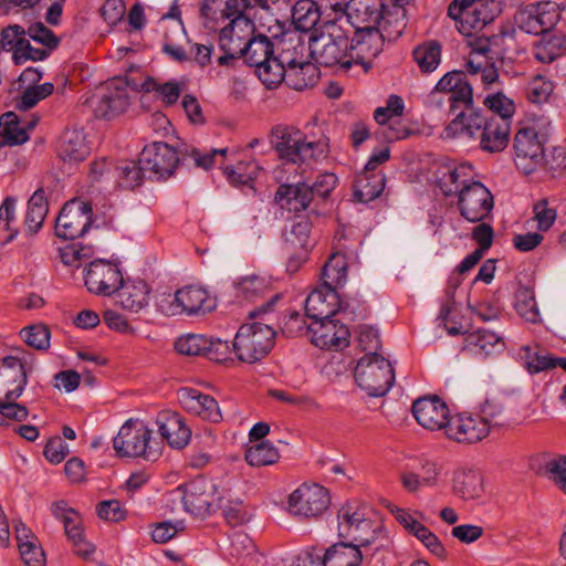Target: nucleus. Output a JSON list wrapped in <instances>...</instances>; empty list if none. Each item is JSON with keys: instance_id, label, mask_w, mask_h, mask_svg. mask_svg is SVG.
<instances>
[{"instance_id": "49530a36", "label": "nucleus", "mask_w": 566, "mask_h": 566, "mask_svg": "<svg viewBox=\"0 0 566 566\" xmlns=\"http://www.w3.org/2000/svg\"><path fill=\"white\" fill-rule=\"evenodd\" d=\"M49 206L43 189H38L28 202L25 224L30 232L35 233L42 227Z\"/></svg>"}, {"instance_id": "13d9d810", "label": "nucleus", "mask_w": 566, "mask_h": 566, "mask_svg": "<svg viewBox=\"0 0 566 566\" xmlns=\"http://www.w3.org/2000/svg\"><path fill=\"white\" fill-rule=\"evenodd\" d=\"M208 345V337L199 334H187L176 339L175 349L185 356H203Z\"/></svg>"}, {"instance_id": "6e6d98bb", "label": "nucleus", "mask_w": 566, "mask_h": 566, "mask_svg": "<svg viewBox=\"0 0 566 566\" xmlns=\"http://www.w3.org/2000/svg\"><path fill=\"white\" fill-rule=\"evenodd\" d=\"M484 422L490 424V430L495 427H502L506 423L504 399L500 396L486 398L481 407V416Z\"/></svg>"}, {"instance_id": "f03ea898", "label": "nucleus", "mask_w": 566, "mask_h": 566, "mask_svg": "<svg viewBox=\"0 0 566 566\" xmlns=\"http://www.w3.org/2000/svg\"><path fill=\"white\" fill-rule=\"evenodd\" d=\"M318 30H314L310 38V51L313 59L321 65H339L348 70L354 61L350 49L348 31L340 24V20L325 21Z\"/></svg>"}, {"instance_id": "8fccbe9b", "label": "nucleus", "mask_w": 566, "mask_h": 566, "mask_svg": "<svg viewBox=\"0 0 566 566\" xmlns=\"http://www.w3.org/2000/svg\"><path fill=\"white\" fill-rule=\"evenodd\" d=\"M260 167L256 161H239L235 166H227L223 172L233 186H249L259 175Z\"/></svg>"}, {"instance_id": "4d7b16f0", "label": "nucleus", "mask_w": 566, "mask_h": 566, "mask_svg": "<svg viewBox=\"0 0 566 566\" xmlns=\"http://www.w3.org/2000/svg\"><path fill=\"white\" fill-rule=\"evenodd\" d=\"M118 172V185L123 188L134 189L138 187L148 172L140 161H125L116 168Z\"/></svg>"}, {"instance_id": "f257e3e1", "label": "nucleus", "mask_w": 566, "mask_h": 566, "mask_svg": "<svg viewBox=\"0 0 566 566\" xmlns=\"http://www.w3.org/2000/svg\"><path fill=\"white\" fill-rule=\"evenodd\" d=\"M280 298V294H275L266 303L251 311L249 318L253 321L242 324L238 329L232 343V350L240 361L245 364L261 361L273 349L276 332L261 318L274 310Z\"/></svg>"}, {"instance_id": "c03bdc74", "label": "nucleus", "mask_w": 566, "mask_h": 566, "mask_svg": "<svg viewBox=\"0 0 566 566\" xmlns=\"http://www.w3.org/2000/svg\"><path fill=\"white\" fill-rule=\"evenodd\" d=\"M566 52V35L563 33L543 36L534 48V56L543 63H551Z\"/></svg>"}, {"instance_id": "5fc2aeb1", "label": "nucleus", "mask_w": 566, "mask_h": 566, "mask_svg": "<svg viewBox=\"0 0 566 566\" xmlns=\"http://www.w3.org/2000/svg\"><path fill=\"white\" fill-rule=\"evenodd\" d=\"M279 53L275 55L286 67L292 69L305 63V45L298 40L290 38L280 42Z\"/></svg>"}, {"instance_id": "1a4fd4ad", "label": "nucleus", "mask_w": 566, "mask_h": 566, "mask_svg": "<svg viewBox=\"0 0 566 566\" xmlns=\"http://www.w3.org/2000/svg\"><path fill=\"white\" fill-rule=\"evenodd\" d=\"M368 507L358 503H347L340 507L337 514L338 536L352 539L363 547L371 544V538L367 537L370 532L374 533L373 522L367 516Z\"/></svg>"}, {"instance_id": "4c0bfd02", "label": "nucleus", "mask_w": 566, "mask_h": 566, "mask_svg": "<svg viewBox=\"0 0 566 566\" xmlns=\"http://www.w3.org/2000/svg\"><path fill=\"white\" fill-rule=\"evenodd\" d=\"M504 346L500 336L489 329H478L465 337L464 347L475 356L485 357L502 349Z\"/></svg>"}, {"instance_id": "9d476101", "label": "nucleus", "mask_w": 566, "mask_h": 566, "mask_svg": "<svg viewBox=\"0 0 566 566\" xmlns=\"http://www.w3.org/2000/svg\"><path fill=\"white\" fill-rule=\"evenodd\" d=\"M560 19L559 7L553 1L530 3L515 17L521 30L530 34H546Z\"/></svg>"}, {"instance_id": "774afa93", "label": "nucleus", "mask_w": 566, "mask_h": 566, "mask_svg": "<svg viewBox=\"0 0 566 566\" xmlns=\"http://www.w3.org/2000/svg\"><path fill=\"white\" fill-rule=\"evenodd\" d=\"M93 254L91 247H82L77 243L61 249V260L65 265L80 268L83 261L88 260Z\"/></svg>"}, {"instance_id": "3c124183", "label": "nucleus", "mask_w": 566, "mask_h": 566, "mask_svg": "<svg viewBox=\"0 0 566 566\" xmlns=\"http://www.w3.org/2000/svg\"><path fill=\"white\" fill-rule=\"evenodd\" d=\"M413 59L423 73L434 71L441 62V45L430 41L413 50Z\"/></svg>"}, {"instance_id": "bb28decb", "label": "nucleus", "mask_w": 566, "mask_h": 566, "mask_svg": "<svg viewBox=\"0 0 566 566\" xmlns=\"http://www.w3.org/2000/svg\"><path fill=\"white\" fill-rule=\"evenodd\" d=\"M339 307L337 292L325 285L314 290L305 301L306 316L313 322L333 317L339 311Z\"/></svg>"}, {"instance_id": "f8f14e48", "label": "nucleus", "mask_w": 566, "mask_h": 566, "mask_svg": "<svg viewBox=\"0 0 566 566\" xmlns=\"http://www.w3.org/2000/svg\"><path fill=\"white\" fill-rule=\"evenodd\" d=\"M513 147L516 155V165L526 174L532 172L539 166L553 169L546 159L544 143L535 128H520L514 137Z\"/></svg>"}, {"instance_id": "ea45409f", "label": "nucleus", "mask_w": 566, "mask_h": 566, "mask_svg": "<svg viewBox=\"0 0 566 566\" xmlns=\"http://www.w3.org/2000/svg\"><path fill=\"white\" fill-rule=\"evenodd\" d=\"M319 20V7L313 0H298L292 7V23L301 32L312 31Z\"/></svg>"}, {"instance_id": "0e129e2a", "label": "nucleus", "mask_w": 566, "mask_h": 566, "mask_svg": "<svg viewBox=\"0 0 566 566\" xmlns=\"http://www.w3.org/2000/svg\"><path fill=\"white\" fill-rule=\"evenodd\" d=\"M553 83L542 75L533 77L526 87L527 98L534 104H542L548 101L553 93Z\"/></svg>"}, {"instance_id": "6ab92c4d", "label": "nucleus", "mask_w": 566, "mask_h": 566, "mask_svg": "<svg viewBox=\"0 0 566 566\" xmlns=\"http://www.w3.org/2000/svg\"><path fill=\"white\" fill-rule=\"evenodd\" d=\"M390 20L387 18L379 28L356 30L355 36L350 41L354 48L350 52L358 50L357 57H375L382 50V41L385 38L389 40L397 39L402 34L403 24L398 23L394 31L388 28Z\"/></svg>"}, {"instance_id": "09e8293b", "label": "nucleus", "mask_w": 566, "mask_h": 566, "mask_svg": "<svg viewBox=\"0 0 566 566\" xmlns=\"http://www.w3.org/2000/svg\"><path fill=\"white\" fill-rule=\"evenodd\" d=\"M317 77L316 67L313 64L305 62L295 67L287 69L285 83L293 90L303 91L313 86L316 83Z\"/></svg>"}, {"instance_id": "412c9836", "label": "nucleus", "mask_w": 566, "mask_h": 566, "mask_svg": "<svg viewBox=\"0 0 566 566\" xmlns=\"http://www.w3.org/2000/svg\"><path fill=\"white\" fill-rule=\"evenodd\" d=\"M53 516L60 520L65 530V534L73 542L76 554L87 558L93 553V546L83 541L82 521L80 514L63 500L56 501L51 505Z\"/></svg>"}, {"instance_id": "9b49d317", "label": "nucleus", "mask_w": 566, "mask_h": 566, "mask_svg": "<svg viewBox=\"0 0 566 566\" xmlns=\"http://www.w3.org/2000/svg\"><path fill=\"white\" fill-rule=\"evenodd\" d=\"M329 504L327 490L318 484H302L294 490L287 499L289 513L310 518L322 514Z\"/></svg>"}, {"instance_id": "7ed1b4c3", "label": "nucleus", "mask_w": 566, "mask_h": 566, "mask_svg": "<svg viewBox=\"0 0 566 566\" xmlns=\"http://www.w3.org/2000/svg\"><path fill=\"white\" fill-rule=\"evenodd\" d=\"M271 144L281 159L292 164L317 161L327 156L325 142H310L294 126L277 125L273 127Z\"/></svg>"}, {"instance_id": "6e6552de", "label": "nucleus", "mask_w": 566, "mask_h": 566, "mask_svg": "<svg viewBox=\"0 0 566 566\" xmlns=\"http://www.w3.org/2000/svg\"><path fill=\"white\" fill-rule=\"evenodd\" d=\"M93 222L92 206L87 201L72 199L64 205L55 222V233L65 240L83 237Z\"/></svg>"}, {"instance_id": "0eeeda50", "label": "nucleus", "mask_w": 566, "mask_h": 566, "mask_svg": "<svg viewBox=\"0 0 566 566\" xmlns=\"http://www.w3.org/2000/svg\"><path fill=\"white\" fill-rule=\"evenodd\" d=\"M216 300L209 292L198 285H187L175 292L174 300H163L160 310L166 315H196L210 312L216 307Z\"/></svg>"}, {"instance_id": "69168bd1", "label": "nucleus", "mask_w": 566, "mask_h": 566, "mask_svg": "<svg viewBox=\"0 0 566 566\" xmlns=\"http://www.w3.org/2000/svg\"><path fill=\"white\" fill-rule=\"evenodd\" d=\"M485 106L494 114L492 116L501 117L511 122V117L514 114L515 106L512 99L506 97L502 93L489 95L484 99Z\"/></svg>"}, {"instance_id": "052dcab7", "label": "nucleus", "mask_w": 566, "mask_h": 566, "mask_svg": "<svg viewBox=\"0 0 566 566\" xmlns=\"http://www.w3.org/2000/svg\"><path fill=\"white\" fill-rule=\"evenodd\" d=\"M447 104L450 111L455 113L458 109L469 108L473 104V92L471 84L467 78L460 83L457 88L447 95Z\"/></svg>"}, {"instance_id": "680f3d73", "label": "nucleus", "mask_w": 566, "mask_h": 566, "mask_svg": "<svg viewBox=\"0 0 566 566\" xmlns=\"http://www.w3.org/2000/svg\"><path fill=\"white\" fill-rule=\"evenodd\" d=\"M229 554L238 560L252 558L255 554L252 538L241 532L233 533L230 538Z\"/></svg>"}, {"instance_id": "603ef678", "label": "nucleus", "mask_w": 566, "mask_h": 566, "mask_svg": "<svg viewBox=\"0 0 566 566\" xmlns=\"http://www.w3.org/2000/svg\"><path fill=\"white\" fill-rule=\"evenodd\" d=\"M515 310L528 323L536 324L541 322L534 292L526 286H521L515 293Z\"/></svg>"}, {"instance_id": "58836bf2", "label": "nucleus", "mask_w": 566, "mask_h": 566, "mask_svg": "<svg viewBox=\"0 0 566 566\" xmlns=\"http://www.w3.org/2000/svg\"><path fill=\"white\" fill-rule=\"evenodd\" d=\"M453 491L463 500H474L484 491L483 476L478 470H459L454 473Z\"/></svg>"}, {"instance_id": "ddd939ff", "label": "nucleus", "mask_w": 566, "mask_h": 566, "mask_svg": "<svg viewBox=\"0 0 566 566\" xmlns=\"http://www.w3.org/2000/svg\"><path fill=\"white\" fill-rule=\"evenodd\" d=\"M458 207L465 220L481 222L490 216L494 200L491 191L483 184L472 181L459 190Z\"/></svg>"}, {"instance_id": "e433bc0d", "label": "nucleus", "mask_w": 566, "mask_h": 566, "mask_svg": "<svg viewBox=\"0 0 566 566\" xmlns=\"http://www.w3.org/2000/svg\"><path fill=\"white\" fill-rule=\"evenodd\" d=\"M57 154L63 161L83 160L88 154L84 134L75 129L64 132L59 140Z\"/></svg>"}, {"instance_id": "e2e57ef3", "label": "nucleus", "mask_w": 566, "mask_h": 566, "mask_svg": "<svg viewBox=\"0 0 566 566\" xmlns=\"http://www.w3.org/2000/svg\"><path fill=\"white\" fill-rule=\"evenodd\" d=\"M545 476L564 494H566V457L548 460L544 468Z\"/></svg>"}, {"instance_id": "338daca9", "label": "nucleus", "mask_w": 566, "mask_h": 566, "mask_svg": "<svg viewBox=\"0 0 566 566\" xmlns=\"http://www.w3.org/2000/svg\"><path fill=\"white\" fill-rule=\"evenodd\" d=\"M24 342L35 349H46L50 345V331L44 325H33L21 331Z\"/></svg>"}, {"instance_id": "864d4df0", "label": "nucleus", "mask_w": 566, "mask_h": 566, "mask_svg": "<svg viewBox=\"0 0 566 566\" xmlns=\"http://www.w3.org/2000/svg\"><path fill=\"white\" fill-rule=\"evenodd\" d=\"M256 73L262 83L272 88L285 81L287 69L273 55L256 67Z\"/></svg>"}, {"instance_id": "f704fd0d", "label": "nucleus", "mask_w": 566, "mask_h": 566, "mask_svg": "<svg viewBox=\"0 0 566 566\" xmlns=\"http://www.w3.org/2000/svg\"><path fill=\"white\" fill-rule=\"evenodd\" d=\"M359 544L337 543L326 549L322 557L323 566H360L364 558Z\"/></svg>"}, {"instance_id": "423d86ee", "label": "nucleus", "mask_w": 566, "mask_h": 566, "mask_svg": "<svg viewBox=\"0 0 566 566\" xmlns=\"http://www.w3.org/2000/svg\"><path fill=\"white\" fill-rule=\"evenodd\" d=\"M170 501L181 503L186 512L199 517L221 507L214 484L206 479H196L178 486L170 493Z\"/></svg>"}, {"instance_id": "4be33fe9", "label": "nucleus", "mask_w": 566, "mask_h": 566, "mask_svg": "<svg viewBox=\"0 0 566 566\" xmlns=\"http://www.w3.org/2000/svg\"><path fill=\"white\" fill-rule=\"evenodd\" d=\"M490 433V424L480 416L457 415L450 418L447 437L458 442L475 443Z\"/></svg>"}, {"instance_id": "a19ab883", "label": "nucleus", "mask_w": 566, "mask_h": 566, "mask_svg": "<svg viewBox=\"0 0 566 566\" xmlns=\"http://www.w3.org/2000/svg\"><path fill=\"white\" fill-rule=\"evenodd\" d=\"M348 262L344 253H333L322 270L323 285L336 291L347 281Z\"/></svg>"}, {"instance_id": "39448f33", "label": "nucleus", "mask_w": 566, "mask_h": 566, "mask_svg": "<svg viewBox=\"0 0 566 566\" xmlns=\"http://www.w3.org/2000/svg\"><path fill=\"white\" fill-rule=\"evenodd\" d=\"M151 432L143 421L128 419L113 440L114 450L122 458H144L155 461L160 451L150 443Z\"/></svg>"}, {"instance_id": "cd10ccee", "label": "nucleus", "mask_w": 566, "mask_h": 566, "mask_svg": "<svg viewBox=\"0 0 566 566\" xmlns=\"http://www.w3.org/2000/svg\"><path fill=\"white\" fill-rule=\"evenodd\" d=\"M310 232L311 223L307 220L295 222L291 229L285 232L286 249L293 253L286 265L290 272H295L300 264L305 261L311 247Z\"/></svg>"}, {"instance_id": "aec40b11", "label": "nucleus", "mask_w": 566, "mask_h": 566, "mask_svg": "<svg viewBox=\"0 0 566 566\" xmlns=\"http://www.w3.org/2000/svg\"><path fill=\"white\" fill-rule=\"evenodd\" d=\"M307 332L311 333L312 343L323 349H340L349 344L348 328L332 317L312 322Z\"/></svg>"}, {"instance_id": "473e14b6", "label": "nucleus", "mask_w": 566, "mask_h": 566, "mask_svg": "<svg viewBox=\"0 0 566 566\" xmlns=\"http://www.w3.org/2000/svg\"><path fill=\"white\" fill-rule=\"evenodd\" d=\"M313 198V190L306 184L281 185L275 193V201L293 212L305 210Z\"/></svg>"}, {"instance_id": "72a5a7b5", "label": "nucleus", "mask_w": 566, "mask_h": 566, "mask_svg": "<svg viewBox=\"0 0 566 566\" xmlns=\"http://www.w3.org/2000/svg\"><path fill=\"white\" fill-rule=\"evenodd\" d=\"M150 289L143 280L123 281L118 292V303L124 310L138 313L148 305Z\"/></svg>"}, {"instance_id": "5701e85b", "label": "nucleus", "mask_w": 566, "mask_h": 566, "mask_svg": "<svg viewBox=\"0 0 566 566\" xmlns=\"http://www.w3.org/2000/svg\"><path fill=\"white\" fill-rule=\"evenodd\" d=\"M384 4L380 0H352V4L340 20V24L350 23L356 30L381 27Z\"/></svg>"}, {"instance_id": "f3484780", "label": "nucleus", "mask_w": 566, "mask_h": 566, "mask_svg": "<svg viewBox=\"0 0 566 566\" xmlns=\"http://www.w3.org/2000/svg\"><path fill=\"white\" fill-rule=\"evenodd\" d=\"M129 105L127 85L122 78L106 83L103 92L93 99L96 117L111 119L126 111Z\"/></svg>"}, {"instance_id": "37998d69", "label": "nucleus", "mask_w": 566, "mask_h": 566, "mask_svg": "<svg viewBox=\"0 0 566 566\" xmlns=\"http://www.w3.org/2000/svg\"><path fill=\"white\" fill-rule=\"evenodd\" d=\"M274 55L273 43L263 34L249 39L243 46L242 55L249 65L258 67Z\"/></svg>"}, {"instance_id": "bf43d9fd", "label": "nucleus", "mask_w": 566, "mask_h": 566, "mask_svg": "<svg viewBox=\"0 0 566 566\" xmlns=\"http://www.w3.org/2000/svg\"><path fill=\"white\" fill-rule=\"evenodd\" d=\"M24 91L17 102V107L21 111H28L35 106L40 101L46 98L53 93L52 83H43L38 86L23 87Z\"/></svg>"}, {"instance_id": "20e7f679", "label": "nucleus", "mask_w": 566, "mask_h": 566, "mask_svg": "<svg viewBox=\"0 0 566 566\" xmlns=\"http://www.w3.org/2000/svg\"><path fill=\"white\" fill-rule=\"evenodd\" d=\"M357 385L371 397L385 396L395 382L391 363L377 353L365 354L355 368Z\"/></svg>"}, {"instance_id": "2f4dec72", "label": "nucleus", "mask_w": 566, "mask_h": 566, "mask_svg": "<svg viewBox=\"0 0 566 566\" xmlns=\"http://www.w3.org/2000/svg\"><path fill=\"white\" fill-rule=\"evenodd\" d=\"M36 123L38 118L22 125L15 113L2 114L0 116V147L24 144L29 139V130L33 129Z\"/></svg>"}, {"instance_id": "de8ad7c7", "label": "nucleus", "mask_w": 566, "mask_h": 566, "mask_svg": "<svg viewBox=\"0 0 566 566\" xmlns=\"http://www.w3.org/2000/svg\"><path fill=\"white\" fill-rule=\"evenodd\" d=\"M251 467H264L280 459L277 449L269 441H261L248 447L244 455Z\"/></svg>"}, {"instance_id": "c9c22d12", "label": "nucleus", "mask_w": 566, "mask_h": 566, "mask_svg": "<svg viewBox=\"0 0 566 566\" xmlns=\"http://www.w3.org/2000/svg\"><path fill=\"white\" fill-rule=\"evenodd\" d=\"M233 289L237 298L254 302L270 292L271 282L265 276L252 273L235 280Z\"/></svg>"}, {"instance_id": "79ce46f5", "label": "nucleus", "mask_w": 566, "mask_h": 566, "mask_svg": "<svg viewBox=\"0 0 566 566\" xmlns=\"http://www.w3.org/2000/svg\"><path fill=\"white\" fill-rule=\"evenodd\" d=\"M385 188V177L364 170L357 176L354 195L360 202H369L380 196Z\"/></svg>"}, {"instance_id": "dca6fc26", "label": "nucleus", "mask_w": 566, "mask_h": 566, "mask_svg": "<svg viewBox=\"0 0 566 566\" xmlns=\"http://www.w3.org/2000/svg\"><path fill=\"white\" fill-rule=\"evenodd\" d=\"M501 13L496 0H481L472 10L453 17L455 28L464 36H474L482 32Z\"/></svg>"}, {"instance_id": "a878e982", "label": "nucleus", "mask_w": 566, "mask_h": 566, "mask_svg": "<svg viewBox=\"0 0 566 566\" xmlns=\"http://www.w3.org/2000/svg\"><path fill=\"white\" fill-rule=\"evenodd\" d=\"M178 399L186 411L203 420L219 422L222 419L217 400L197 389L182 388L178 392Z\"/></svg>"}, {"instance_id": "7c9ffc66", "label": "nucleus", "mask_w": 566, "mask_h": 566, "mask_svg": "<svg viewBox=\"0 0 566 566\" xmlns=\"http://www.w3.org/2000/svg\"><path fill=\"white\" fill-rule=\"evenodd\" d=\"M159 432L170 447L182 449L189 443L191 430L186 426L182 417L176 412H163L158 418Z\"/></svg>"}, {"instance_id": "b1692460", "label": "nucleus", "mask_w": 566, "mask_h": 566, "mask_svg": "<svg viewBox=\"0 0 566 566\" xmlns=\"http://www.w3.org/2000/svg\"><path fill=\"white\" fill-rule=\"evenodd\" d=\"M254 28L252 21L248 18L232 19L219 34V48L223 55L219 56V65H228L230 61L241 57L244 43L238 29L252 31Z\"/></svg>"}, {"instance_id": "393cba45", "label": "nucleus", "mask_w": 566, "mask_h": 566, "mask_svg": "<svg viewBox=\"0 0 566 566\" xmlns=\"http://www.w3.org/2000/svg\"><path fill=\"white\" fill-rule=\"evenodd\" d=\"M27 385V374L23 363L13 356H7L0 361V394L4 400H17Z\"/></svg>"}, {"instance_id": "2eb2a0df", "label": "nucleus", "mask_w": 566, "mask_h": 566, "mask_svg": "<svg viewBox=\"0 0 566 566\" xmlns=\"http://www.w3.org/2000/svg\"><path fill=\"white\" fill-rule=\"evenodd\" d=\"M123 274L116 263L95 260L88 265L85 275L87 290L97 295L109 296L123 285Z\"/></svg>"}, {"instance_id": "c756f323", "label": "nucleus", "mask_w": 566, "mask_h": 566, "mask_svg": "<svg viewBox=\"0 0 566 566\" xmlns=\"http://www.w3.org/2000/svg\"><path fill=\"white\" fill-rule=\"evenodd\" d=\"M511 122L490 116L484 124L476 139L480 140V148L488 153H500L509 144Z\"/></svg>"}, {"instance_id": "c85d7f7f", "label": "nucleus", "mask_w": 566, "mask_h": 566, "mask_svg": "<svg viewBox=\"0 0 566 566\" xmlns=\"http://www.w3.org/2000/svg\"><path fill=\"white\" fill-rule=\"evenodd\" d=\"M488 118L472 106L461 109L451 123L444 128L447 138L467 137L476 139Z\"/></svg>"}, {"instance_id": "a18cd8bd", "label": "nucleus", "mask_w": 566, "mask_h": 566, "mask_svg": "<svg viewBox=\"0 0 566 566\" xmlns=\"http://www.w3.org/2000/svg\"><path fill=\"white\" fill-rule=\"evenodd\" d=\"M473 176V167L470 164H460L447 168V171L440 178L441 189L444 195L450 196L459 191Z\"/></svg>"}, {"instance_id": "4468645a", "label": "nucleus", "mask_w": 566, "mask_h": 566, "mask_svg": "<svg viewBox=\"0 0 566 566\" xmlns=\"http://www.w3.org/2000/svg\"><path fill=\"white\" fill-rule=\"evenodd\" d=\"M145 165L149 178L165 179L170 177L179 164L176 149L164 142H155L144 147L139 157Z\"/></svg>"}, {"instance_id": "a211bd4d", "label": "nucleus", "mask_w": 566, "mask_h": 566, "mask_svg": "<svg viewBox=\"0 0 566 566\" xmlns=\"http://www.w3.org/2000/svg\"><path fill=\"white\" fill-rule=\"evenodd\" d=\"M412 413L417 422L430 431L443 430L447 434L450 418L449 408L439 397H422L412 405Z\"/></svg>"}]
</instances>
